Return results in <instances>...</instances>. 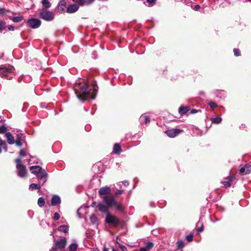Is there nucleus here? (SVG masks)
Segmentation results:
<instances>
[{"mask_svg":"<svg viewBox=\"0 0 251 251\" xmlns=\"http://www.w3.org/2000/svg\"><path fill=\"white\" fill-rule=\"evenodd\" d=\"M110 187L105 186L102 187L98 191V194L102 201L97 205L99 210L101 212H107L110 208H114L116 210L123 211L125 208L123 203L118 201L115 195L111 194Z\"/></svg>","mask_w":251,"mask_h":251,"instance_id":"f257e3e1","label":"nucleus"},{"mask_svg":"<svg viewBox=\"0 0 251 251\" xmlns=\"http://www.w3.org/2000/svg\"><path fill=\"white\" fill-rule=\"evenodd\" d=\"M92 85V89L89 88L88 85L84 80L76 82L74 86V91L77 99L82 102L89 99H95L98 91L96 82Z\"/></svg>","mask_w":251,"mask_h":251,"instance_id":"f03ea898","label":"nucleus"},{"mask_svg":"<svg viewBox=\"0 0 251 251\" xmlns=\"http://www.w3.org/2000/svg\"><path fill=\"white\" fill-rule=\"evenodd\" d=\"M14 75V68L10 65L0 67V76L11 79Z\"/></svg>","mask_w":251,"mask_h":251,"instance_id":"7ed1b4c3","label":"nucleus"},{"mask_svg":"<svg viewBox=\"0 0 251 251\" xmlns=\"http://www.w3.org/2000/svg\"><path fill=\"white\" fill-rule=\"evenodd\" d=\"M17 175L21 177H24L27 175V170L25 166L22 163V160L18 158L15 160Z\"/></svg>","mask_w":251,"mask_h":251,"instance_id":"20e7f679","label":"nucleus"},{"mask_svg":"<svg viewBox=\"0 0 251 251\" xmlns=\"http://www.w3.org/2000/svg\"><path fill=\"white\" fill-rule=\"evenodd\" d=\"M66 244L67 240L66 238L61 239L55 243L50 251H62L65 249Z\"/></svg>","mask_w":251,"mask_h":251,"instance_id":"39448f33","label":"nucleus"},{"mask_svg":"<svg viewBox=\"0 0 251 251\" xmlns=\"http://www.w3.org/2000/svg\"><path fill=\"white\" fill-rule=\"evenodd\" d=\"M39 16L43 20L49 22L51 21L54 18V15L53 12L46 9L41 12Z\"/></svg>","mask_w":251,"mask_h":251,"instance_id":"423d86ee","label":"nucleus"},{"mask_svg":"<svg viewBox=\"0 0 251 251\" xmlns=\"http://www.w3.org/2000/svg\"><path fill=\"white\" fill-rule=\"evenodd\" d=\"M106 213L105 222L109 224H112L114 226H118L120 224L119 220L115 216L110 214L108 211L104 212Z\"/></svg>","mask_w":251,"mask_h":251,"instance_id":"0eeeda50","label":"nucleus"},{"mask_svg":"<svg viewBox=\"0 0 251 251\" xmlns=\"http://www.w3.org/2000/svg\"><path fill=\"white\" fill-rule=\"evenodd\" d=\"M28 26L32 28H37L39 27L41 24V21L37 18H31L27 22Z\"/></svg>","mask_w":251,"mask_h":251,"instance_id":"6e6552de","label":"nucleus"},{"mask_svg":"<svg viewBox=\"0 0 251 251\" xmlns=\"http://www.w3.org/2000/svg\"><path fill=\"white\" fill-rule=\"evenodd\" d=\"M36 176L39 182H42L43 184L47 180L48 174L44 169H43Z\"/></svg>","mask_w":251,"mask_h":251,"instance_id":"1a4fd4ad","label":"nucleus"},{"mask_svg":"<svg viewBox=\"0 0 251 251\" xmlns=\"http://www.w3.org/2000/svg\"><path fill=\"white\" fill-rule=\"evenodd\" d=\"M75 3H77L80 6H88L92 4L95 0H72Z\"/></svg>","mask_w":251,"mask_h":251,"instance_id":"9d476101","label":"nucleus"},{"mask_svg":"<svg viewBox=\"0 0 251 251\" xmlns=\"http://www.w3.org/2000/svg\"><path fill=\"white\" fill-rule=\"evenodd\" d=\"M181 131L182 130L178 129H171L166 130L165 133L169 137L174 138L178 135Z\"/></svg>","mask_w":251,"mask_h":251,"instance_id":"9b49d317","label":"nucleus"},{"mask_svg":"<svg viewBox=\"0 0 251 251\" xmlns=\"http://www.w3.org/2000/svg\"><path fill=\"white\" fill-rule=\"evenodd\" d=\"M80 6L77 3H75L68 5L67 8V12L68 13H73L77 11Z\"/></svg>","mask_w":251,"mask_h":251,"instance_id":"f8f14e48","label":"nucleus"},{"mask_svg":"<svg viewBox=\"0 0 251 251\" xmlns=\"http://www.w3.org/2000/svg\"><path fill=\"white\" fill-rule=\"evenodd\" d=\"M240 173L242 175H246L251 172V165L246 164L244 166L240 168Z\"/></svg>","mask_w":251,"mask_h":251,"instance_id":"ddd939ff","label":"nucleus"},{"mask_svg":"<svg viewBox=\"0 0 251 251\" xmlns=\"http://www.w3.org/2000/svg\"><path fill=\"white\" fill-rule=\"evenodd\" d=\"M25 140V137L21 133H18L16 135V140L15 141L16 145L18 147H21L23 145V142Z\"/></svg>","mask_w":251,"mask_h":251,"instance_id":"4468645a","label":"nucleus"},{"mask_svg":"<svg viewBox=\"0 0 251 251\" xmlns=\"http://www.w3.org/2000/svg\"><path fill=\"white\" fill-rule=\"evenodd\" d=\"M235 178L233 176H229L225 178L224 180L222 181V183L226 187H230L234 181Z\"/></svg>","mask_w":251,"mask_h":251,"instance_id":"2eb2a0df","label":"nucleus"},{"mask_svg":"<svg viewBox=\"0 0 251 251\" xmlns=\"http://www.w3.org/2000/svg\"><path fill=\"white\" fill-rule=\"evenodd\" d=\"M139 122L141 124H148L150 122V118L146 114H143L139 118Z\"/></svg>","mask_w":251,"mask_h":251,"instance_id":"dca6fc26","label":"nucleus"},{"mask_svg":"<svg viewBox=\"0 0 251 251\" xmlns=\"http://www.w3.org/2000/svg\"><path fill=\"white\" fill-rule=\"evenodd\" d=\"M43 169L39 166H32L30 167V171L32 174L36 176L40 173Z\"/></svg>","mask_w":251,"mask_h":251,"instance_id":"f3484780","label":"nucleus"},{"mask_svg":"<svg viewBox=\"0 0 251 251\" xmlns=\"http://www.w3.org/2000/svg\"><path fill=\"white\" fill-rule=\"evenodd\" d=\"M4 136L7 139V143L9 145H13L15 143L14 137L10 132L6 133Z\"/></svg>","mask_w":251,"mask_h":251,"instance_id":"a211bd4d","label":"nucleus"},{"mask_svg":"<svg viewBox=\"0 0 251 251\" xmlns=\"http://www.w3.org/2000/svg\"><path fill=\"white\" fill-rule=\"evenodd\" d=\"M67 2L66 0H60L58 4V10L59 12H62L64 11Z\"/></svg>","mask_w":251,"mask_h":251,"instance_id":"6ab92c4d","label":"nucleus"},{"mask_svg":"<svg viewBox=\"0 0 251 251\" xmlns=\"http://www.w3.org/2000/svg\"><path fill=\"white\" fill-rule=\"evenodd\" d=\"M61 202L60 198L57 195H53L51 200V205L56 206L59 204Z\"/></svg>","mask_w":251,"mask_h":251,"instance_id":"aec40b11","label":"nucleus"},{"mask_svg":"<svg viewBox=\"0 0 251 251\" xmlns=\"http://www.w3.org/2000/svg\"><path fill=\"white\" fill-rule=\"evenodd\" d=\"M153 243L149 242L145 246L140 249V251H150L153 248Z\"/></svg>","mask_w":251,"mask_h":251,"instance_id":"412c9836","label":"nucleus"},{"mask_svg":"<svg viewBox=\"0 0 251 251\" xmlns=\"http://www.w3.org/2000/svg\"><path fill=\"white\" fill-rule=\"evenodd\" d=\"M190 110L189 106H180L179 108L178 112L181 115H184L187 113Z\"/></svg>","mask_w":251,"mask_h":251,"instance_id":"4be33fe9","label":"nucleus"},{"mask_svg":"<svg viewBox=\"0 0 251 251\" xmlns=\"http://www.w3.org/2000/svg\"><path fill=\"white\" fill-rule=\"evenodd\" d=\"M42 8L43 9L49 8L50 7L51 4L49 0H42L41 1Z\"/></svg>","mask_w":251,"mask_h":251,"instance_id":"5701e85b","label":"nucleus"},{"mask_svg":"<svg viewBox=\"0 0 251 251\" xmlns=\"http://www.w3.org/2000/svg\"><path fill=\"white\" fill-rule=\"evenodd\" d=\"M214 93L217 97L220 98L225 97L226 96V92L222 90H217L214 92Z\"/></svg>","mask_w":251,"mask_h":251,"instance_id":"b1692460","label":"nucleus"},{"mask_svg":"<svg viewBox=\"0 0 251 251\" xmlns=\"http://www.w3.org/2000/svg\"><path fill=\"white\" fill-rule=\"evenodd\" d=\"M113 151L117 154H119L121 152V148L118 144L116 143L114 144L113 147Z\"/></svg>","mask_w":251,"mask_h":251,"instance_id":"393cba45","label":"nucleus"},{"mask_svg":"<svg viewBox=\"0 0 251 251\" xmlns=\"http://www.w3.org/2000/svg\"><path fill=\"white\" fill-rule=\"evenodd\" d=\"M69 230V226L67 225H62L58 227V230L60 232L64 233L68 232Z\"/></svg>","mask_w":251,"mask_h":251,"instance_id":"a878e982","label":"nucleus"},{"mask_svg":"<svg viewBox=\"0 0 251 251\" xmlns=\"http://www.w3.org/2000/svg\"><path fill=\"white\" fill-rule=\"evenodd\" d=\"M40 186L38 184L32 183L29 186V189L30 191H33L35 189H40Z\"/></svg>","mask_w":251,"mask_h":251,"instance_id":"bb28decb","label":"nucleus"},{"mask_svg":"<svg viewBox=\"0 0 251 251\" xmlns=\"http://www.w3.org/2000/svg\"><path fill=\"white\" fill-rule=\"evenodd\" d=\"M222 119L220 117H216L211 119V122L212 123L218 124L222 122Z\"/></svg>","mask_w":251,"mask_h":251,"instance_id":"cd10ccee","label":"nucleus"},{"mask_svg":"<svg viewBox=\"0 0 251 251\" xmlns=\"http://www.w3.org/2000/svg\"><path fill=\"white\" fill-rule=\"evenodd\" d=\"M77 247L78 245L76 243H72L69 247V251H76L77 249Z\"/></svg>","mask_w":251,"mask_h":251,"instance_id":"c85d7f7f","label":"nucleus"},{"mask_svg":"<svg viewBox=\"0 0 251 251\" xmlns=\"http://www.w3.org/2000/svg\"><path fill=\"white\" fill-rule=\"evenodd\" d=\"M45 204V199L43 197H40L38 200V205L39 207H42Z\"/></svg>","mask_w":251,"mask_h":251,"instance_id":"c756f323","label":"nucleus"},{"mask_svg":"<svg viewBox=\"0 0 251 251\" xmlns=\"http://www.w3.org/2000/svg\"><path fill=\"white\" fill-rule=\"evenodd\" d=\"M7 131H8L7 128L6 127V126L5 125H2L1 126H0V134H5L6 133L8 132Z\"/></svg>","mask_w":251,"mask_h":251,"instance_id":"7c9ffc66","label":"nucleus"},{"mask_svg":"<svg viewBox=\"0 0 251 251\" xmlns=\"http://www.w3.org/2000/svg\"><path fill=\"white\" fill-rule=\"evenodd\" d=\"M201 218H200V220L199 221V222L197 223L198 226H199V225L201 226L200 227H199L197 228V232L198 233L201 232L203 230V226L202 222H201Z\"/></svg>","mask_w":251,"mask_h":251,"instance_id":"2f4dec72","label":"nucleus"},{"mask_svg":"<svg viewBox=\"0 0 251 251\" xmlns=\"http://www.w3.org/2000/svg\"><path fill=\"white\" fill-rule=\"evenodd\" d=\"M0 146L1 147H2V148H5L6 151H7L6 142L5 141L2 140L0 138Z\"/></svg>","mask_w":251,"mask_h":251,"instance_id":"473e14b6","label":"nucleus"},{"mask_svg":"<svg viewBox=\"0 0 251 251\" xmlns=\"http://www.w3.org/2000/svg\"><path fill=\"white\" fill-rule=\"evenodd\" d=\"M23 19V17L22 16H16L14 17L12 19V21L14 22H19L21 21Z\"/></svg>","mask_w":251,"mask_h":251,"instance_id":"72a5a7b5","label":"nucleus"},{"mask_svg":"<svg viewBox=\"0 0 251 251\" xmlns=\"http://www.w3.org/2000/svg\"><path fill=\"white\" fill-rule=\"evenodd\" d=\"M5 23L2 21H0V32H1L2 30L5 28Z\"/></svg>","mask_w":251,"mask_h":251,"instance_id":"f704fd0d","label":"nucleus"},{"mask_svg":"<svg viewBox=\"0 0 251 251\" xmlns=\"http://www.w3.org/2000/svg\"><path fill=\"white\" fill-rule=\"evenodd\" d=\"M208 104L211 108H214L218 106L217 104L215 102L212 101H209Z\"/></svg>","mask_w":251,"mask_h":251,"instance_id":"c9c22d12","label":"nucleus"},{"mask_svg":"<svg viewBox=\"0 0 251 251\" xmlns=\"http://www.w3.org/2000/svg\"><path fill=\"white\" fill-rule=\"evenodd\" d=\"M234 54L235 56H239L241 55L240 51L238 49L235 48L233 49Z\"/></svg>","mask_w":251,"mask_h":251,"instance_id":"e433bc0d","label":"nucleus"},{"mask_svg":"<svg viewBox=\"0 0 251 251\" xmlns=\"http://www.w3.org/2000/svg\"><path fill=\"white\" fill-rule=\"evenodd\" d=\"M124 193V190H117L114 192V195H115V197H116V196L121 195V194H123Z\"/></svg>","mask_w":251,"mask_h":251,"instance_id":"4c0bfd02","label":"nucleus"},{"mask_svg":"<svg viewBox=\"0 0 251 251\" xmlns=\"http://www.w3.org/2000/svg\"><path fill=\"white\" fill-rule=\"evenodd\" d=\"M177 247L179 248H183L184 247V242L183 241H182V240L178 241L177 242Z\"/></svg>","mask_w":251,"mask_h":251,"instance_id":"58836bf2","label":"nucleus"},{"mask_svg":"<svg viewBox=\"0 0 251 251\" xmlns=\"http://www.w3.org/2000/svg\"><path fill=\"white\" fill-rule=\"evenodd\" d=\"M193 235L192 234H189L186 237V240L190 242H191L193 240Z\"/></svg>","mask_w":251,"mask_h":251,"instance_id":"ea45409f","label":"nucleus"},{"mask_svg":"<svg viewBox=\"0 0 251 251\" xmlns=\"http://www.w3.org/2000/svg\"><path fill=\"white\" fill-rule=\"evenodd\" d=\"M90 220L93 224H94L97 221V218L94 215H93L90 217Z\"/></svg>","mask_w":251,"mask_h":251,"instance_id":"a19ab883","label":"nucleus"},{"mask_svg":"<svg viewBox=\"0 0 251 251\" xmlns=\"http://www.w3.org/2000/svg\"><path fill=\"white\" fill-rule=\"evenodd\" d=\"M156 0H147L148 3H149L150 5L152 6L156 2Z\"/></svg>","mask_w":251,"mask_h":251,"instance_id":"79ce46f5","label":"nucleus"},{"mask_svg":"<svg viewBox=\"0 0 251 251\" xmlns=\"http://www.w3.org/2000/svg\"><path fill=\"white\" fill-rule=\"evenodd\" d=\"M119 247L122 250V251H127L126 247L125 246L122 244H119Z\"/></svg>","mask_w":251,"mask_h":251,"instance_id":"37998d69","label":"nucleus"},{"mask_svg":"<svg viewBox=\"0 0 251 251\" xmlns=\"http://www.w3.org/2000/svg\"><path fill=\"white\" fill-rule=\"evenodd\" d=\"M60 215L57 213H55L54 214V216H53V219L55 220H58L60 219Z\"/></svg>","mask_w":251,"mask_h":251,"instance_id":"c03bdc74","label":"nucleus"},{"mask_svg":"<svg viewBox=\"0 0 251 251\" xmlns=\"http://www.w3.org/2000/svg\"><path fill=\"white\" fill-rule=\"evenodd\" d=\"M21 156H25L26 155L25 151L24 150H21L19 152Z\"/></svg>","mask_w":251,"mask_h":251,"instance_id":"a18cd8bd","label":"nucleus"},{"mask_svg":"<svg viewBox=\"0 0 251 251\" xmlns=\"http://www.w3.org/2000/svg\"><path fill=\"white\" fill-rule=\"evenodd\" d=\"M121 183H123V184L126 186H127L129 185V182L126 181V180H124V181H123L122 182H121Z\"/></svg>","mask_w":251,"mask_h":251,"instance_id":"49530a36","label":"nucleus"},{"mask_svg":"<svg viewBox=\"0 0 251 251\" xmlns=\"http://www.w3.org/2000/svg\"><path fill=\"white\" fill-rule=\"evenodd\" d=\"M200 8V6L199 5H196L194 7V10L195 11H198Z\"/></svg>","mask_w":251,"mask_h":251,"instance_id":"de8ad7c7","label":"nucleus"},{"mask_svg":"<svg viewBox=\"0 0 251 251\" xmlns=\"http://www.w3.org/2000/svg\"><path fill=\"white\" fill-rule=\"evenodd\" d=\"M15 29V27L13 26H9L8 27V29L11 31H13Z\"/></svg>","mask_w":251,"mask_h":251,"instance_id":"09e8293b","label":"nucleus"},{"mask_svg":"<svg viewBox=\"0 0 251 251\" xmlns=\"http://www.w3.org/2000/svg\"><path fill=\"white\" fill-rule=\"evenodd\" d=\"M197 112V110H196V109H192V110H191L190 111V113L191 114H195V113H196Z\"/></svg>","mask_w":251,"mask_h":251,"instance_id":"8fccbe9b","label":"nucleus"},{"mask_svg":"<svg viewBox=\"0 0 251 251\" xmlns=\"http://www.w3.org/2000/svg\"><path fill=\"white\" fill-rule=\"evenodd\" d=\"M96 205V202H95V201H94V202H93L91 204V206L92 207H95Z\"/></svg>","mask_w":251,"mask_h":251,"instance_id":"3c124183","label":"nucleus"},{"mask_svg":"<svg viewBox=\"0 0 251 251\" xmlns=\"http://www.w3.org/2000/svg\"><path fill=\"white\" fill-rule=\"evenodd\" d=\"M103 251H108V249L105 247H104L103 249Z\"/></svg>","mask_w":251,"mask_h":251,"instance_id":"603ef678","label":"nucleus"},{"mask_svg":"<svg viewBox=\"0 0 251 251\" xmlns=\"http://www.w3.org/2000/svg\"><path fill=\"white\" fill-rule=\"evenodd\" d=\"M28 78V80L30 81L31 80V77L29 76H26Z\"/></svg>","mask_w":251,"mask_h":251,"instance_id":"864d4df0","label":"nucleus"},{"mask_svg":"<svg viewBox=\"0 0 251 251\" xmlns=\"http://www.w3.org/2000/svg\"><path fill=\"white\" fill-rule=\"evenodd\" d=\"M1 147L0 146V153L2 151V150H1Z\"/></svg>","mask_w":251,"mask_h":251,"instance_id":"5fc2aeb1","label":"nucleus"},{"mask_svg":"<svg viewBox=\"0 0 251 251\" xmlns=\"http://www.w3.org/2000/svg\"><path fill=\"white\" fill-rule=\"evenodd\" d=\"M112 251H117L116 249H115L114 248H113Z\"/></svg>","mask_w":251,"mask_h":251,"instance_id":"6e6d98bb","label":"nucleus"},{"mask_svg":"<svg viewBox=\"0 0 251 251\" xmlns=\"http://www.w3.org/2000/svg\"><path fill=\"white\" fill-rule=\"evenodd\" d=\"M250 0H244V2H247V1H250Z\"/></svg>","mask_w":251,"mask_h":251,"instance_id":"4d7b16f0","label":"nucleus"},{"mask_svg":"<svg viewBox=\"0 0 251 251\" xmlns=\"http://www.w3.org/2000/svg\"><path fill=\"white\" fill-rule=\"evenodd\" d=\"M50 235H53V232H51Z\"/></svg>","mask_w":251,"mask_h":251,"instance_id":"13d9d810","label":"nucleus"}]
</instances>
